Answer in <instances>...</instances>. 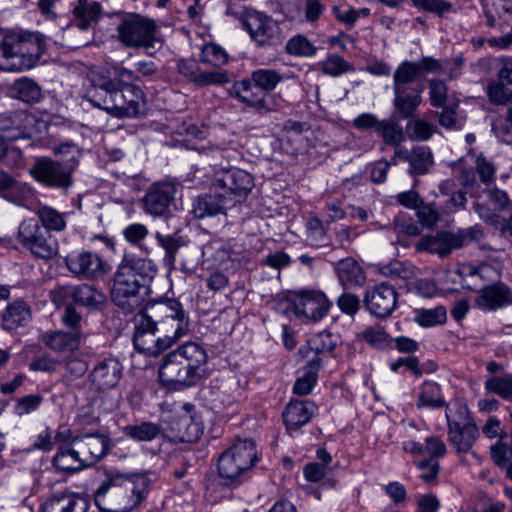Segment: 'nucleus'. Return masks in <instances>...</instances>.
<instances>
[{
    "label": "nucleus",
    "instance_id": "nucleus-1",
    "mask_svg": "<svg viewBox=\"0 0 512 512\" xmlns=\"http://www.w3.org/2000/svg\"><path fill=\"white\" fill-rule=\"evenodd\" d=\"M139 76L122 66H114L94 79L84 98L94 107L117 118H133L145 104L143 91L134 84Z\"/></svg>",
    "mask_w": 512,
    "mask_h": 512
},
{
    "label": "nucleus",
    "instance_id": "nucleus-2",
    "mask_svg": "<svg viewBox=\"0 0 512 512\" xmlns=\"http://www.w3.org/2000/svg\"><path fill=\"white\" fill-rule=\"evenodd\" d=\"M151 483L148 473H111L96 490L95 502L106 512H130L146 499Z\"/></svg>",
    "mask_w": 512,
    "mask_h": 512
},
{
    "label": "nucleus",
    "instance_id": "nucleus-3",
    "mask_svg": "<svg viewBox=\"0 0 512 512\" xmlns=\"http://www.w3.org/2000/svg\"><path fill=\"white\" fill-rule=\"evenodd\" d=\"M207 361L208 355L202 345L187 342L163 357L159 379L175 389L192 387L203 377Z\"/></svg>",
    "mask_w": 512,
    "mask_h": 512
},
{
    "label": "nucleus",
    "instance_id": "nucleus-4",
    "mask_svg": "<svg viewBox=\"0 0 512 512\" xmlns=\"http://www.w3.org/2000/svg\"><path fill=\"white\" fill-rule=\"evenodd\" d=\"M155 270L150 260L124 258L119 265L111 290L112 301L126 312H133L142 303L141 290H146Z\"/></svg>",
    "mask_w": 512,
    "mask_h": 512
},
{
    "label": "nucleus",
    "instance_id": "nucleus-5",
    "mask_svg": "<svg viewBox=\"0 0 512 512\" xmlns=\"http://www.w3.org/2000/svg\"><path fill=\"white\" fill-rule=\"evenodd\" d=\"M44 51L45 43L39 33L7 32L0 42V70L15 72L30 69Z\"/></svg>",
    "mask_w": 512,
    "mask_h": 512
},
{
    "label": "nucleus",
    "instance_id": "nucleus-6",
    "mask_svg": "<svg viewBox=\"0 0 512 512\" xmlns=\"http://www.w3.org/2000/svg\"><path fill=\"white\" fill-rule=\"evenodd\" d=\"M257 452L252 440L238 441L226 449L219 457L217 469L226 485H238L255 465Z\"/></svg>",
    "mask_w": 512,
    "mask_h": 512
},
{
    "label": "nucleus",
    "instance_id": "nucleus-7",
    "mask_svg": "<svg viewBox=\"0 0 512 512\" xmlns=\"http://www.w3.org/2000/svg\"><path fill=\"white\" fill-rule=\"evenodd\" d=\"M116 32L118 41L127 48L150 49L159 40L156 21L138 13H125Z\"/></svg>",
    "mask_w": 512,
    "mask_h": 512
},
{
    "label": "nucleus",
    "instance_id": "nucleus-8",
    "mask_svg": "<svg viewBox=\"0 0 512 512\" xmlns=\"http://www.w3.org/2000/svg\"><path fill=\"white\" fill-rule=\"evenodd\" d=\"M484 237L483 229L476 224L456 232L440 231L435 235L422 237L416 244V250L419 252L427 251L438 254L440 257L448 256L453 250L460 249L474 241H479Z\"/></svg>",
    "mask_w": 512,
    "mask_h": 512
},
{
    "label": "nucleus",
    "instance_id": "nucleus-9",
    "mask_svg": "<svg viewBox=\"0 0 512 512\" xmlns=\"http://www.w3.org/2000/svg\"><path fill=\"white\" fill-rule=\"evenodd\" d=\"M253 187V176L239 168L217 171L212 181V190L220 192L221 196L230 202V205L244 200Z\"/></svg>",
    "mask_w": 512,
    "mask_h": 512
},
{
    "label": "nucleus",
    "instance_id": "nucleus-10",
    "mask_svg": "<svg viewBox=\"0 0 512 512\" xmlns=\"http://www.w3.org/2000/svg\"><path fill=\"white\" fill-rule=\"evenodd\" d=\"M168 433L174 441L193 443L203 434V423L194 410L186 403L169 420Z\"/></svg>",
    "mask_w": 512,
    "mask_h": 512
},
{
    "label": "nucleus",
    "instance_id": "nucleus-11",
    "mask_svg": "<svg viewBox=\"0 0 512 512\" xmlns=\"http://www.w3.org/2000/svg\"><path fill=\"white\" fill-rule=\"evenodd\" d=\"M74 453L86 467L99 462L110 450V439L103 433H84L71 440Z\"/></svg>",
    "mask_w": 512,
    "mask_h": 512
},
{
    "label": "nucleus",
    "instance_id": "nucleus-12",
    "mask_svg": "<svg viewBox=\"0 0 512 512\" xmlns=\"http://www.w3.org/2000/svg\"><path fill=\"white\" fill-rule=\"evenodd\" d=\"M67 269L76 277L84 280L102 278L108 271V264L92 251L71 252L65 257Z\"/></svg>",
    "mask_w": 512,
    "mask_h": 512
},
{
    "label": "nucleus",
    "instance_id": "nucleus-13",
    "mask_svg": "<svg viewBox=\"0 0 512 512\" xmlns=\"http://www.w3.org/2000/svg\"><path fill=\"white\" fill-rule=\"evenodd\" d=\"M29 172L37 182L50 188L67 189L73 182L71 171L51 158L37 159Z\"/></svg>",
    "mask_w": 512,
    "mask_h": 512
},
{
    "label": "nucleus",
    "instance_id": "nucleus-14",
    "mask_svg": "<svg viewBox=\"0 0 512 512\" xmlns=\"http://www.w3.org/2000/svg\"><path fill=\"white\" fill-rule=\"evenodd\" d=\"M289 302L297 317L318 321L327 315L329 302L320 291L301 290L290 297Z\"/></svg>",
    "mask_w": 512,
    "mask_h": 512
},
{
    "label": "nucleus",
    "instance_id": "nucleus-15",
    "mask_svg": "<svg viewBox=\"0 0 512 512\" xmlns=\"http://www.w3.org/2000/svg\"><path fill=\"white\" fill-rule=\"evenodd\" d=\"M397 300L396 289L383 282L369 287L365 291L363 302L370 314L378 318H385L395 310Z\"/></svg>",
    "mask_w": 512,
    "mask_h": 512
},
{
    "label": "nucleus",
    "instance_id": "nucleus-16",
    "mask_svg": "<svg viewBox=\"0 0 512 512\" xmlns=\"http://www.w3.org/2000/svg\"><path fill=\"white\" fill-rule=\"evenodd\" d=\"M157 331L158 327L155 326V323L139 312L135 316V332L133 335L135 348L139 352L148 355H156L169 348V346H166L167 343L164 337H155Z\"/></svg>",
    "mask_w": 512,
    "mask_h": 512
},
{
    "label": "nucleus",
    "instance_id": "nucleus-17",
    "mask_svg": "<svg viewBox=\"0 0 512 512\" xmlns=\"http://www.w3.org/2000/svg\"><path fill=\"white\" fill-rule=\"evenodd\" d=\"M175 194L176 188L170 182L152 184L143 197L144 211L153 217H165Z\"/></svg>",
    "mask_w": 512,
    "mask_h": 512
},
{
    "label": "nucleus",
    "instance_id": "nucleus-18",
    "mask_svg": "<svg viewBox=\"0 0 512 512\" xmlns=\"http://www.w3.org/2000/svg\"><path fill=\"white\" fill-rule=\"evenodd\" d=\"M230 93L241 103L254 109L259 114H266L276 110L270 105L271 97L256 87L251 78L236 81Z\"/></svg>",
    "mask_w": 512,
    "mask_h": 512
},
{
    "label": "nucleus",
    "instance_id": "nucleus-19",
    "mask_svg": "<svg viewBox=\"0 0 512 512\" xmlns=\"http://www.w3.org/2000/svg\"><path fill=\"white\" fill-rule=\"evenodd\" d=\"M500 64L497 79L487 84L488 98L497 105L512 103V58H502Z\"/></svg>",
    "mask_w": 512,
    "mask_h": 512
},
{
    "label": "nucleus",
    "instance_id": "nucleus-20",
    "mask_svg": "<svg viewBox=\"0 0 512 512\" xmlns=\"http://www.w3.org/2000/svg\"><path fill=\"white\" fill-rule=\"evenodd\" d=\"M123 373V366L116 358H105L99 361L89 373V381L98 391L116 387Z\"/></svg>",
    "mask_w": 512,
    "mask_h": 512
},
{
    "label": "nucleus",
    "instance_id": "nucleus-21",
    "mask_svg": "<svg viewBox=\"0 0 512 512\" xmlns=\"http://www.w3.org/2000/svg\"><path fill=\"white\" fill-rule=\"evenodd\" d=\"M244 26L251 38L259 45L275 43L279 38L278 24L271 17L260 12L249 14L244 21Z\"/></svg>",
    "mask_w": 512,
    "mask_h": 512
},
{
    "label": "nucleus",
    "instance_id": "nucleus-22",
    "mask_svg": "<svg viewBox=\"0 0 512 512\" xmlns=\"http://www.w3.org/2000/svg\"><path fill=\"white\" fill-rule=\"evenodd\" d=\"M446 419L451 444L456 448L457 452L467 453L479 436L477 425L472 420H467L463 424L451 421L448 412H446Z\"/></svg>",
    "mask_w": 512,
    "mask_h": 512
},
{
    "label": "nucleus",
    "instance_id": "nucleus-23",
    "mask_svg": "<svg viewBox=\"0 0 512 512\" xmlns=\"http://www.w3.org/2000/svg\"><path fill=\"white\" fill-rule=\"evenodd\" d=\"M475 302L480 309L489 311L512 305V289L501 282L488 285L478 292Z\"/></svg>",
    "mask_w": 512,
    "mask_h": 512
},
{
    "label": "nucleus",
    "instance_id": "nucleus-24",
    "mask_svg": "<svg viewBox=\"0 0 512 512\" xmlns=\"http://www.w3.org/2000/svg\"><path fill=\"white\" fill-rule=\"evenodd\" d=\"M61 290L66 299H71L76 304L91 310H100L106 303L105 294L88 284L65 286Z\"/></svg>",
    "mask_w": 512,
    "mask_h": 512
},
{
    "label": "nucleus",
    "instance_id": "nucleus-25",
    "mask_svg": "<svg viewBox=\"0 0 512 512\" xmlns=\"http://www.w3.org/2000/svg\"><path fill=\"white\" fill-rule=\"evenodd\" d=\"M335 346L336 341H334L332 334L327 331H322L307 341L299 350V355L303 361L311 363L313 359V363L317 364V366H321V355L330 353Z\"/></svg>",
    "mask_w": 512,
    "mask_h": 512
},
{
    "label": "nucleus",
    "instance_id": "nucleus-26",
    "mask_svg": "<svg viewBox=\"0 0 512 512\" xmlns=\"http://www.w3.org/2000/svg\"><path fill=\"white\" fill-rule=\"evenodd\" d=\"M0 196L18 206H24L32 197L29 186L0 170Z\"/></svg>",
    "mask_w": 512,
    "mask_h": 512
},
{
    "label": "nucleus",
    "instance_id": "nucleus-27",
    "mask_svg": "<svg viewBox=\"0 0 512 512\" xmlns=\"http://www.w3.org/2000/svg\"><path fill=\"white\" fill-rule=\"evenodd\" d=\"M424 86L416 85L414 88L393 89L394 91V107L401 118L412 117L419 105L422 103V92Z\"/></svg>",
    "mask_w": 512,
    "mask_h": 512
},
{
    "label": "nucleus",
    "instance_id": "nucleus-28",
    "mask_svg": "<svg viewBox=\"0 0 512 512\" xmlns=\"http://www.w3.org/2000/svg\"><path fill=\"white\" fill-rule=\"evenodd\" d=\"M72 14L74 25L81 30H87L97 25L102 15V6L93 0H77Z\"/></svg>",
    "mask_w": 512,
    "mask_h": 512
},
{
    "label": "nucleus",
    "instance_id": "nucleus-29",
    "mask_svg": "<svg viewBox=\"0 0 512 512\" xmlns=\"http://www.w3.org/2000/svg\"><path fill=\"white\" fill-rule=\"evenodd\" d=\"M144 314L151 322H160L164 319L171 317H179L186 314L182 304L176 299H163L153 303H149L145 308L140 311Z\"/></svg>",
    "mask_w": 512,
    "mask_h": 512
},
{
    "label": "nucleus",
    "instance_id": "nucleus-30",
    "mask_svg": "<svg viewBox=\"0 0 512 512\" xmlns=\"http://www.w3.org/2000/svg\"><path fill=\"white\" fill-rule=\"evenodd\" d=\"M9 122V125H4L7 126V128L2 129V131L12 132L6 135V138L10 140L31 138L36 131L37 119L34 115L26 111L14 112L9 118Z\"/></svg>",
    "mask_w": 512,
    "mask_h": 512
},
{
    "label": "nucleus",
    "instance_id": "nucleus-31",
    "mask_svg": "<svg viewBox=\"0 0 512 512\" xmlns=\"http://www.w3.org/2000/svg\"><path fill=\"white\" fill-rule=\"evenodd\" d=\"M313 413V405L303 401H290L285 407L282 417L289 431L297 430L307 424Z\"/></svg>",
    "mask_w": 512,
    "mask_h": 512
},
{
    "label": "nucleus",
    "instance_id": "nucleus-32",
    "mask_svg": "<svg viewBox=\"0 0 512 512\" xmlns=\"http://www.w3.org/2000/svg\"><path fill=\"white\" fill-rule=\"evenodd\" d=\"M199 196L193 204V213L196 218L202 219L224 213L230 202L221 196L220 192Z\"/></svg>",
    "mask_w": 512,
    "mask_h": 512
},
{
    "label": "nucleus",
    "instance_id": "nucleus-33",
    "mask_svg": "<svg viewBox=\"0 0 512 512\" xmlns=\"http://www.w3.org/2000/svg\"><path fill=\"white\" fill-rule=\"evenodd\" d=\"M340 284L345 289L361 287L365 282V275L361 266L353 258H345L338 262L336 267Z\"/></svg>",
    "mask_w": 512,
    "mask_h": 512
},
{
    "label": "nucleus",
    "instance_id": "nucleus-34",
    "mask_svg": "<svg viewBox=\"0 0 512 512\" xmlns=\"http://www.w3.org/2000/svg\"><path fill=\"white\" fill-rule=\"evenodd\" d=\"M87 501L75 494L54 495L43 507V512H86Z\"/></svg>",
    "mask_w": 512,
    "mask_h": 512
},
{
    "label": "nucleus",
    "instance_id": "nucleus-35",
    "mask_svg": "<svg viewBox=\"0 0 512 512\" xmlns=\"http://www.w3.org/2000/svg\"><path fill=\"white\" fill-rule=\"evenodd\" d=\"M31 317L28 304L17 300L7 306L2 317V326L5 330L12 331L26 325Z\"/></svg>",
    "mask_w": 512,
    "mask_h": 512
},
{
    "label": "nucleus",
    "instance_id": "nucleus-36",
    "mask_svg": "<svg viewBox=\"0 0 512 512\" xmlns=\"http://www.w3.org/2000/svg\"><path fill=\"white\" fill-rule=\"evenodd\" d=\"M158 331L164 334L166 346H171L179 338L187 334L189 330V318L187 314L179 317H171L157 322Z\"/></svg>",
    "mask_w": 512,
    "mask_h": 512
},
{
    "label": "nucleus",
    "instance_id": "nucleus-37",
    "mask_svg": "<svg viewBox=\"0 0 512 512\" xmlns=\"http://www.w3.org/2000/svg\"><path fill=\"white\" fill-rule=\"evenodd\" d=\"M294 74H282L274 69L260 68L251 73V80L266 95L272 92L285 79L294 78Z\"/></svg>",
    "mask_w": 512,
    "mask_h": 512
},
{
    "label": "nucleus",
    "instance_id": "nucleus-38",
    "mask_svg": "<svg viewBox=\"0 0 512 512\" xmlns=\"http://www.w3.org/2000/svg\"><path fill=\"white\" fill-rule=\"evenodd\" d=\"M11 95L25 103H36L41 98V88L32 79L23 77L13 82L10 88Z\"/></svg>",
    "mask_w": 512,
    "mask_h": 512
},
{
    "label": "nucleus",
    "instance_id": "nucleus-39",
    "mask_svg": "<svg viewBox=\"0 0 512 512\" xmlns=\"http://www.w3.org/2000/svg\"><path fill=\"white\" fill-rule=\"evenodd\" d=\"M44 342L53 350H74L80 344V332L55 331L44 336Z\"/></svg>",
    "mask_w": 512,
    "mask_h": 512
},
{
    "label": "nucleus",
    "instance_id": "nucleus-40",
    "mask_svg": "<svg viewBox=\"0 0 512 512\" xmlns=\"http://www.w3.org/2000/svg\"><path fill=\"white\" fill-rule=\"evenodd\" d=\"M123 433L134 441L148 442L156 439L160 435L161 426L157 423L144 421L140 424L125 426Z\"/></svg>",
    "mask_w": 512,
    "mask_h": 512
},
{
    "label": "nucleus",
    "instance_id": "nucleus-41",
    "mask_svg": "<svg viewBox=\"0 0 512 512\" xmlns=\"http://www.w3.org/2000/svg\"><path fill=\"white\" fill-rule=\"evenodd\" d=\"M445 404L441 388L437 383L431 381L423 383L418 395V408L427 407L429 409H437L445 406Z\"/></svg>",
    "mask_w": 512,
    "mask_h": 512
},
{
    "label": "nucleus",
    "instance_id": "nucleus-42",
    "mask_svg": "<svg viewBox=\"0 0 512 512\" xmlns=\"http://www.w3.org/2000/svg\"><path fill=\"white\" fill-rule=\"evenodd\" d=\"M410 169L411 175H423L427 173L429 168L433 164V155L431 150L426 146H417L411 150L410 157Z\"/></svg>",
    "mask_w": 512,
    "mask_h": 512
},
{
    "label": "nucleus",
    "instance_id": "nucleus-43",
    "mask_svg": "<svg viewBox=\"0 0 512 512\" xmlns=\"http://www.w3.org/2000/svg\"><path fill=\"white\" fill-rule=\"evenodd\" d=\"M419 77V73L413 61H403L393 74V89L414 88L413 83Z\"/></svg>",
    "mask_w": 512,
    "mask_h": 512
},
{
    "label": "nucleus",
    "instance_id": "nucleus-44",
    "mask_svg": "<svg viewBox=\"0 0 512 512\" xmlns=\"http://www.w3.org/2000/svg\"><path fill=\"white\" fill-rule=\"evenodd\" d=\"M53 465L59 471L68 473H75L85 468L83 463L78 460L74 453V447L70 448L60 447L53 457Z\"/></svg>",
    "mask_w": 512,
    "mask_h": 512
},
{
    "label": "nucleus",
    "instance_id": "nucleus-45",
    "mask_svg": "<svg viewBox=\"0 0 512 512\" xmlns=\"http://www.w3.org/2000/svg\"><path fill=\"white\" fill-rule=\"evenodd\" d=\"M378 271L381 275L394 280H409L416 274V268L412 264L398 260L379 266Z\"/></svg>",
    "mask_w": 512,
    "mask_h": 512
},
{
    "label": "nucleus",
    "instance_id": "nucleus-46",
    "mask_svg": "<svg viewBox=\"0 0 512 512\" xmlns=\"http://www.w3.org/2000/svg\"><path fill=\"white\" fill-rule=\"evenodd\" d=\"M30 252L37 258L45 260L51 259L58 252L57 241L48 233V231L44 230L33 243Z\"/></svg>",
    "mask_w": 512,
    "mask_h": 512
},
{
    "label": "nucleus",
    "instance_id": "nucleus-47",
    "mask_svg": "<svg viewBox=\"0 0 512 512\" xmlns=\"http://www.w3.org/2000/svg\"><path fill=\"white\" fill-rule=\"evenodd\" d=\"M313 361L312 359L311 363L305 362L303 375L300 376L294 384L293 391L295 394L307 395L316 384L320 366H317Z\"/></svg>",
    "mask_w": 512,
    "mask_h": 512
},
{
    "label": "nucleus",
    "instance_id": "nucleus-48",
    "mask_svg": "<svg viewBox=\"0 0 512 512\" xmlns=\"http://www.w3.org/2000/svg\"><path fill=\"white\" fill-rule=\"evenodd\" d=\"M385 144L399 146L405 139L402 127L393 120H381L377 132Z\"/></svg>",
    "mask_w": 512,
    "mask_h": 512
},
{
    "label": "nucleus",
    "instance_id": "nucleus-49",
    "mask_svg": "<svg viewBox=\"0 0 512 512\" xmlns=\"http://www.w3.org/2000/svg\"><path fill=\"white\" fill-rule=\"evenodd\" d=\"M37 216L39 217L46 231L52 230L59 232L63 231L66 227L64 214H61L50 206H41L37 210Z\"/></svg>",
    "mask_w": 512,
    "mask_h": 512
},
{
    "label": "nucleus",
    "instance_id": "nucleus-50",
    "mask_svg": "<svg viewBox=\"0 0 512 512\" xmlns=\"http://www.w3.org/2000/svg\"><path fill=\"white\" fill-rule=\"evenodd\" d=\"M285 51L295 57H312L316 54L317 48L307 37L298 34L287 41Z\"/></svg>",
    "mask_w": 512,
    "mask_h": 512
},
{
    "label": "nucleus",
    "instance_id": "nucleus-51",
    "mask_svg": "<svg viewBox=\"0 0 512 512\" xmlns=\"http://www.w3.org/2000/svg\"><path fill=\"white\" fill-rule=\"evenodd\" d=\"M321 72L331 77L354 71V67L338 54H329L320 64Z\"/></svg>",
    "mask_w": 512,
    "mask_h": 512
},
{
    "label": "nucleus",
    "instance_id": "nucleus-52",
    "mask_svg": "<svg viewBox=\"0 0 512 512\" xmlns=\"http://www.w3.org/2000/svg\"><path fill=\"white\" fill-rule=\"evenodd\" d=\"M45 229L42 228L34 219H28L21 222L18 229V241L24 248L30 251L33 243L38 239Z\"/></svg>",
    "mask_w": 512,
    "mask_h": 512
},
{
    "label": "nucleus",
    "instance_id": "nucleus-53",
    "mask_svg": "<svg viewBox=\"0 0 512 512\" xmlns=\"http://www.w3.org/2000/svg\"><path fill=\"white\" fill-rule=\"evenodd\" d=\"M414 319L420 326L431 327L444 324L447 319V313L443 306H437L433 309L418 310Z\"/></svg>",
    "mask_w": 512,
    "mask_h": 512
},
{
    "label": "nucleus",
    "instance_id": "nucleus-54",
    "mask_svg": "<svg viewBox=\"0 0 512 512\" xmlns=\"http://www.w3.org/2000/svg\"><path fill=\"white\" fill-rule=\"evenodd\" d=\"M485 389L504 400L512 401V375L495 376L487 379Z\"/></svg>",
    "mask_w": 512,
    "mask_h": 512
},
{
    "label": "nucleus",
    "instance_id": "nucleus-55",
    "mask_svg": "<svg viewBox=\"0 0 512 512\" xmlns=\"http://www.w3.org/2000/svg\"><path fill=\"white\" fill-rule=\"evenodd\" d=\"M491 458L498 467L506 468V476L512 479V461L508 463L512 457V449L503 441H498L490 448Z\"/></svg>",
    "mask_w": 512,
    "mask_h": 512
},
{
    "label": "nucleus",
    "instance_id": "nucleus-56",
    "mask_svg": "<svg viewBox=\"0 0 512 512\" xmlns=\"http://www.w3.org/2000/svg\"><path fill=\"white\" fill-rule=\"evenodd\" d=\"M155 238L165 251V261L169 266H173L176 254L182 246L181 238L173 235H163L159 232L155 234Z\"/></svg>",
    "mask_w": 512,
    "mask_h": 512
},
{
    "label": "nucleus",
    "instance_id": "nucleus-57",
    "mask_svg": "<svg viewBox=\"0 0 512 512\" xmlns=\"http://www.w3.org/2000/svg\"><path fill=\"white\" fill-rule=\"evenodd\" d=\"M407 131L411 140L427 141L435 131V127L423 119H414L407 125Z\"/></svg>",
    "mask_w": 512,
    "mask_h": 512
},
{
    "label": "nucleus",
    "instance_id": "nucleus-58",
    "mask_svg": "<svg viewBox=\"0 0 512 512\" xmlns=\"http://www.w3.org/2000/svg\"><path fill=\"white\" fill-rule=\"evenodd\" d=\"M303 473L305 479L309 482L317 483L324 480L323 484L329 487H333L336 483V480L333 478L325 479L327 468L320 463L313 462L306 464L304 466Z\"/></svg>",
    "mask_w": 512,
    "mask_h": 512
},
{
    "label": "nucleus",
    "instance_id": "nucleus-59",
    "mask_svg": "<svg viewBox=\"0 0 512 512\" xmlns=\"http://www.w3.org/2000/svg\"><path fill=\"white\" fill-rule=\"evenodd\" d=\"M43 402L40 394H29L16 399L14 413L22 417L36 411Z\"/></svg>",
    "mask_w": 512,
    "mask_h": 512
},
{
    "label": "nucleus",
    "instance_id": "nucleus-60",
    "mask_svg": "<svg viewBox=\"0 0 512 512\" xmlns=\"http://www.w3.org/2000/svg\"><path fill=\"white\" fill-rule=\"evenodd\" d=\"M201 61L219 67L227 63L228 55L216 44H206L201 53Z\"/></svg>",
    "mask_w": 512,
    "mask_h": 512
},
{
    "label": "nucleus",
    "instance_id": "nucleus-61",
    "mask_svg": "<svg viewBox=\"0 0 512 512\" xmlns=\"http://www.w3.org/2000/svg\"><path fill=\"white\" fill-rule=\"evenodd\" d=\"M475 169L482 183L490 185L495 179V165L482 153L475 156Z\"/></svg>",
    "mask_w": 512,
    "mask_h": 512
},
{
    "label": "nucleus",
    "instance_id": "nucleus-62",
    "mask_svg": "<svg viewBox=\"0 0 512 512\" xmlns=\"http://www.w3.org/2000/svg\"><path fill=\"white\" fill-rule=\"evenodd\" d=\"M448 88L443 80L432 79L429 81V99L433 107H444L447 100Z\"/></svg>",
    "mask_w": 512,
    "mask_h": 512
},
{
    "label": "nucleus",
    "instance_id": "nucleus-63",
    "mask_svg": "<svg viewBox=\"0 0 512 512\" xmlns=\"http://www.w3.org/2000/svg\"><path fill=\"white\" fill-rule=\"evenodd\" d=\"M229 75L226 71L222 70H211V71H202L200 69L199 75L197 77L196 86L204 87L209 85H222L229 82Z\"/></svg>",
    "mask_w": 512,
    "mask_h": 512
},
{
    "label": "nucleus",
    "instance_id": "nucleus-64",
    "mask_svg": "<svg viewBox=\"0 0 512 512\" xmlns=\"http://www.w3.org/2000/svg\"><path fill=\"white\" fill-rule=\"evenodd\" d=\"M412 4L419 9L443 16L452 10L453 5L444 0H411Z\"/></svg>",
    "mask_w": 512,
    "mask_h": 512
}]
</instances>
